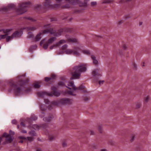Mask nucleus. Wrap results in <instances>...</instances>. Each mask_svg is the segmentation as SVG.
<instances>
[{"mask_svg": "<svg viewBox=\"0 0 151 151\" xmlns=\"http://www.w3.org/2000/svg\"><path fill=\"white\" fill-rule=\"evenodd\" d=\"M87 65L83 63H81L78 65L73 67L70 70L71 77V80L79 79L81 76L82 73L84 72L87 70Z\"/></svg>", "mask_w": 151, "mask_h": 151, "instance_id": "nucleus-1", "label": "nucleus"}, {"mask_svg": "<svg viewBox=\"0 0 151 151\" xmlns=\"http://www.w3.org/2000/svg\"><path fill=\"white\" fill-rule=\"evenodd\" d=\"M52 91L51 92H39L38 93V95L43 97L45 95L49 96H58L60 95L59 92L57 91L56 88L55 87H52L51 88Z\"/></svg>", "mask_w": 151, "mask_h": 151, "instance_id": "nucleus-2", "label": "nucleus"}, {"mask_svg": "<svg viewBox=\"0 0 151 151\" xmlns=\"http://www.w3.org/2000/svg\"><path fill=\"white\" fill-rule=\"evenodd\" d=\"M10 88L9 90V92L12 90L14 91L15 94L16 95L18 96L20 95L22 92V89L21 88L17 87L14 82L12 81L9 82Z\"/></svg>", "mask_w": 151, "mask_h": 151, "instance_id": "nucleus-3", "label": "nucleus"}, {"mask_svg": "<svg viewBox=\"0 0 151 151\" xmlns=\"http://www.w3.org/2000/svg\"><path fill=\"white\" fill-rule=\"evenodd\" d=\"M57 38L55 37H52L50 38L47 41H45V39L42 40L40 43V45H42L43 44V47L45 49H46L48 48L49 45L55 41L56 40Z\"/></svg>", "mask_w": 151, "mask_h": 151, "instance_id": "nucleus-4", "label": "nucleus"}, {"mask_svg": "<svg viewBox=\"0 0 151 151\" xmlns=\"http://www.w3.org/2000/svg\"><path fill=\"white\" fill-rule=\"evenodd\" d=\"M28 5L27 3L20 4L18 9L17 10L18 14H21L27 11Z\"/></svg>", "mask_w": 151, "mask_h": 151, "instance_id": "nucleus-5", "label": "nucleus"}, {"mask_svg": "<svg viewBox=\"0 0 151 151\" xmlns=\"http://www.w3.org/2000/svg\"><path fill=\"white\" fill-rule=\"evenodd\" d=\"M93 79V82H96L98 80L99 77L102 76L101 71L98 69H96L93 70L92 73Z\"/></svg>", "mask_w": 151, "mask_h": 151, "instance_id": "nucleus-6", "label": "nucleus"}, {"mask_svg": "<svg viewBox=\"0 0 151 151\" xmlns=\"http://www.w3.org/2000/svg\"><path fill=\"white\" fill-rule=\"evenodd\" d=\"M80 50V48L78 47H75L73 50L70 49H66L65 51V54L68 55H71L73 54L74 55L78 56L80 55V54L78 52Z\"/></svg>", "mask_w": 151, "mask_h": 151, "instance_id": "nucleus-7", "label": "nucleus"}, {"mask_svg": "<svg viewBox=\"0 0 151 151\" xmlns=\"http://www.w3.org/2000/svg\"><path fill=\"white\" fill-rule=\"evenodd\" d=\"M25 76V74H24L22 75L19 76L17 78V80L18 81V83L21 87L22 86L27 83L29 81V79L28 78H26L24 81L23 80V79L24 78Z\"/></svg>", "mask_w": 151, "mask_h": 151, "instance_id": "nucleus-8", "label": "nucleus"}, {"mask_svg": "<svg viewBox=\"0 0 151 151\" xmlns=\"http://www.w3.org/2000/svg\"><path fill=\"white\" fill-rule=\"evenodd\" d=\"M46 8H56L59 7L60 5L57 4L52 5L51 4V0H45L44 4Z\"/></svg>", "mask_w": 151, "mask_h": 151, "instance_id": "nucleus-9", "label": "nucleus"}, {"mask_svg": "<svg viewBox=\"0 0 151 151\" xmlns=\"http://www.w3.org/2000/svg\"><path fill=\"white\" fill-rule=\"evenodd\" d=\"M49 26V24L44 25V28H47V29L44 30L42 32V33L44 34L50 33L51 34L53 35L55 33V30H53L52 28H48V27Z\"/></svg>", "mask_w": 151, "mask_h": 151, "instance_id": "nucleus-10", "label": "nucleus"}, {"mask_svg": "<svg viewBox=\"0 0 151 151\" xmlns=\"http://www.w3.org/2000/svg\"><path fill=\"white\" fill-rule=\"evenodd\" d=\"M68 86H71L72 87V89L74 90H82L84 89L85 87L81 85L78 87L76 88L74 85V83L72 82H70L68 84Z\"/></svg>", "mask_w": 151, "mask_h": 151, "instance_id": "nucleus-11", "label": "nucleus"}, {"mask_svg": "<svg viewBox=\"0 0 151 151\" xmlns=\"http://www.w3.org/2000/svg\"><path fill=\"white\" fill-rule=\"evenodd\" d=\"M12 30V29H7L3 30V33L5 34V35H0V40L1 39L5 38L7 35L10 34V32Z\"/></svg>", "mask_w": 151, "mask_h": 151, "instance_id": "nucleus-12", "label": "nucleus"}, {"mask_svg": "<svg viewBox=\"0 0 151 151\" xmlns=\"http://www.w3.org/2000/svg\"><path fill=\"white\" fill-rule=\"evenodd\" d=\"M22 35V32L16 31L12 35V38L19 37L21 36Z\"/></svg>", "mask_w": 151, "mask_h": 151, "instance_id": "nucleus-13", "label": "nucleus"}, {"mask_svg": "<svg viewBox=\"0 0 151 151\" xmlns=\"http://www.w3.org/2000/svg\"><path fill=\"white\" fill-rule=\"evenodd\" d=\"M46 127V126L44 124H42L40 127L36 124L33 125V128L35 130H38L40 128H42L43 129Z\"/></svg>", "mask_w": 151, "mask_h": 151, "instance_id": "nucleus-14", "label": "nucleus"}, {"mask_svg": "<svg viewBox=\"0 0 151 151\" xmlns=\"http://www.w3.org/2000/svg\"><path fill=\"white\" fill-rule=\"evenodd\" d=\"M63 32V29H60L58 30V32H55V33L53 34L56 37H59L60 36L62 33Z\"/></svg>", "mask_w": 151, "mask_h": 151, "instance_id": "nucleus-15", "label": "nucleus"}, {"mask_svg": "<svg viewBox=\"0 0 151 151\" xmlns=\"http://www.w3.org/2000/svg\"><path fill=\"white\" fill-rule=\"evenodd\" d=\"M65 1L73 5H75L76 4H78L80 2L78 0H65Z\"/></svg>", "mask_w": 151, "mask_h": 151, "instance_id": "nucleus-16", "label": "nucleus"}, {"mask_svg": "<svg viewBox=\"0 0 151 151\" xmlns=\"http://www.w3.org/2000/svg\"><path fill=\"white\" fill-rule=\"evenodd\" d=\"M38 28V27L30 26L27 27L25 29L27 31H33L37 29Z\"/></svg>", "mask_w": 151, "mask_h": 151, "instance_id": "nucleus-17", "label": "nucleus"}, {"mask_svg": "<svg viewBox=\"0 0 151 151\" xmlns=\"http://www.w3.org/2000/svg\"><path fill=\"white\" fill-rule=\"evenodd\" d=\"M42 35V33L41 32L39 33H38L36 36V37L35 39V41H37L40 40L41 38V35Z\"/></svg>", "mask_w": 151, "mask_h": 151, "instance_id": "nucleus-18", "label": "nucleus"}, {"mask_svg": "<svg viewBox=\"0 0 151 151\" xmlns=\"http://www.w3.org/2000/svg\"><path fill=\"white\" fill-rule=\"evenodd\" d=\"M92 59L93 60V63L94 65H96L98 63V61L96 59V57L94 55H91V56Z\"/></svg>", "mask_w": 151, "mask_h": 151, "instance_id": "nucleus-19", "label": "nucleus"}, {"mask_svg": "<svg viewBox=\"0 0 151 151\" xmlns=\"http://www.w3.org/2000/svg\"><path fill=\"white\" fill-rule=\"evenodd\" d=\"M65 103L69 104L72 103V100L69 99H63Z\"/></svg>", "mask_w": 151, "mask_h": 151, "instance_id": "nucleus-20", "label": "nucleus"}, {"mask_svg": "<svg viewBox=\"0 0 151 151\" xmlns=\"http://www.w3.org/2000/svg\"><path fill=\"white\" fill-rule=\"evenodd\" d=\"M68 41L69 42H76L77 41V40L75 38H70L68 40Z\"/></svg>", "mask_w": 151, "mask_h": 151, "instance_id": "nucleus-21", "label": "nucleus"}, {"mask_svg": "<svg viewBox=\"0 0 151 151\" xmlns=\"http://www.w3.org/2000/svg\"><path fill=\"white\" fill-rule=\"evenodd\" d=\"M52 119V117L50 116H49L48 118L45 117L43 119V120L46 122H48L51 121Z\"/></svg>", "mask_w": 151, "mask_h": 151, "instance_id": "nucleus-22", "label": "nucleus"}, {"mask_svg": "<svg viewBox=\"0 0 151 151\" xmlns=\"http://www.w3.org/2000/svg\"><path fill=\"white\" fill-rule=\"evenodd\" d=\"M37 48V46L36 45H34L31 46L29 50L31 52H32L33 50H35Z\"/></svg>", "mask_w": 151, "mask_h": 151, "instance_id": "nucleus-23", "label": "nucleus"}, {"mask_svg": "<svg viewBox=\"0 0 151 151\" xmlns=\"http://www.w3.org/2000/svg\"><path fill=\"white\" fill-rule=\"evenodd\" d=\"M135 137V134H132L129 138V140L130 142H133L134 140Z\"/></svg>", "mask_w": 151, "mask_h": 151, "instance_id": "nucleus-24", "label": "nucleus"}, {"mask_svg": "<svg viewBox=\"0 0 151 151\" xmlns=\"http://www.w3.org/2000/svg\"><path fill=\"white\" fill-rule=\"evenodd\" d=\"M34 35L33 33L31 32H28L27 34V37L28 38H32L33 37Z\"/></svg>", "mask_w": 151, "mask_h": 151, "instance_id": "nucleus-25", "label": "nucleus"}, {"mask_svg": "<svg viewBox=\"0 0 151 151\" xmlns=\"http://www.w3.org/2000/svg\"><path fill=\"white\" fill-rule=\"evenodd\" d=\"M66 42V41L63 40H60L58 42L56 43L57 45L58 46L60 45L61 44Z\"/></svg>", "mask_w": 151, "mask_h": 151, "instance_id": "nucleus-26", "label": "nucleus"}, {"mask_svg": "<svg viewBox=\"0 0 151 151\" xmlns=\"http://www.w3.org/2000/svg\"><path fill=\"white\" fill-rule=\"evenodd\" d=\"M8 137V138H6V141L7 142H11L13 140L12 138V137H10V136Z\"/></svg>", "mask_w": 151, "mask_h": 151, "instance_id": "nucleus-27", "label": "nucleus"}, {"mask_svg": "<svg viewBox=\"0 0 151 151\" xmlns=\"http://www.w3.org/2000/svg\"><path fill=\"white\" fill-rule=\"evenodd\" d=\"M40 108L42 110H45L46 109V108L45 104H41L40 106Z\"/></svg>", "mask_w": 151, "mask_h": 151, "instance_id": "nucleus-28", "label": "nucleus"}, {"mask_svg": "<svg viewBox=\"0 0 151 151\" xmlns=\"http://www.w3.org/2000/svg\"><path fill=\"white\" fill-rule=\"evenodd\" d=\"M6 37V42H9L10 40H11L13 39V38H12V35H11V36L7 35Z\"/></svg>", "mask_w": 151, "mask_h": 151, "instance_id": "nucleus-29", "label": "nucleus"}, {"mask_svg": "<svg viewBox=\"0 0 151 151\" xmlns=\"http://www.w3.org/2000/svg\"><path fill=\"white\" fill-rule=\"evenodd\" d=\"M58 105V104H50L48 106V108L49 109H53L54 108L55 106Z\"/></svg>", "mask_w": 151, "mask_h": 151, "instance_id": "nucleus-30", "label": "nucleus"}, {"mask_svg": "<svg viewBox=\"0 0 151 151\" xmlns=\"http://www.w3.org/2000/svg\"><path fill=\"white\" fill-rule=\"evenodd\" d=\"M112 1L111 0H104L102 2V4H109L111 3Z\"/></svg>", "mask_w": 151, "mask_h": 151, "instance_id": "nucleus-31", "label": "nucleus"}, {"mask_svg": "<svg viewBox=\"0 0 151 151\" xmlns=\"http://www.w3.org/2000/svg\"><path fill=\"white\" fill-rule=\"evenodd\" d=\"M55 137L54 136H50L49 137V139L50 141L54 140L55 139Z\"/></svg>", "mask_w": 151, "mask_h": 151, "instance_id": "nucleus-32", "label": "nucleus"}, {"mask_svg": "<svg viewBox=\"0 0 151 151\" xmlns=\"http://www.w3.org/2000/svg\"><path fill=\"white\" fill-rule=\"evenodd\" d=\"M150 97L149 96H147L145 98L144 101L145 103H147L150 100Z\"/></svg>", "mask_w": 151, "mask_h": 151, "instance_id": "nucleus-33", "label": "nucleus"}, {"mask_svg": "<svg viewBox=\"0 0 151 151\" xmlns=\"http://www.w3.org/2000/svg\"><path fill=\"white\" fill-rule=\"evenodd\" d=\"M29 134L32 136H34L35 135V132L33 131H32L29 132Z\"/></svg>", "mask_w": 151, "mask_h": 151, "instance_id": "nucleus-34", "label": "nucleus"}, {"mask_svg": "<svg viewBox=\"0 0 151 151\" xmlns=\"http://www.w3.org/2000/svg\"><path fill=\"white\" fill-rule=\"evenodd\" d=\"M68 47V45H67L65 44L64 45H63L61 48L62 50H66V49Z\"/></svg>", "mask_w": 151, "mask_h": 151, "instance_id": "nucleus-35", "label": "nucleus"}, {"mask_svg": "<svg viewBox=\"0 0 151 151\" xmlns=\"http://www.w3.org/2000/svg\"><path fill=\"white\" fill-rule=\"evenodd\" d=\"M58 84L59 86H63L64 85V83L63 82L60 81L58 83Z\"/></svg>", "mask_w": 151, "mask_h": 151, "instance_id": "nucleus-36", "label": "nucleus"}, {"mask_svg": "<svg viewBox=\"0 0 151 151\" xmlns=\"http://www.w3.org/2000/svg\"><path fill=\"white\" fill-rule=\"evenodd\" d=\"M98 129L99 131L100 132H102V127L100 126H99L98 127Z\"/></svg>", "mask_w": 151, "mask_h": 151, "instance_id": "nucleus-37", "label": "nucleus"}, {"mask_svg": "<svg viewBox=\"0 0 151 151\" xmlns=\"http://www.w3.org/2000/svg\"><path fill=\"white\" fill-rule=\"evenodd\" d=\"M9 136L10 135L9 134H8L6 133H4L3 135V137H5L6 138H8V137H9Z\"/></svg>", "mask_w": 151, "mask_h": 151, "instance_id": "nucleus-38", "label": "nucleus"}, {"mask_svg": "<svg viewBox=\"0 0 151 151\" xmlns=\"http://www.w3.org/2000/svg\"><path fill=\"white\" fill-rule=\"evenodd\" d=\"M51 80V78L50 77H46L45 78V81L48 82L50 80Z\"/></svg>", "mask_w": 151, "mask_h": 151, "instance_id": "nucleus-39", "label": "nucleus"}, {"mask_svg": "<svg viewBox=\"0 0 151 151\" xmlns=\"http://www.w3.org/2000/svg\"><path fill=\"white\" fill-rule=\"evenodd\" d=\"M40 86V85L38 84H35L34 85V87L35 88H39Z\"/></svg>", "mask_w": 151, "mask_h": 151, "instance_id": "nucleus-40", "label": "nucleus"}, {"mask_svg": "<svg viewBox=\"0 0 151 151\" xmlns=\"http://www.w3.org/2000/svg\"><path fill=\"white\" fill-rule=\"evenodd\" d=\"M58 46V45H57V44L56 43V44L52 45L51 46H50V50H52V49H53L54 48V47H57Z\"/></svg>", "mask_w": 151, "mask_h": 151, "instance_id": "nucleus-41", "label": "nucleus"}, {"mask_svg": "<svg viewBox=\"0 0 151 151\" xmlns=\"http://www.w3.org/2000/svg\"><path fill=\"white\" fill-rule=\"evenodd\" d=\"M51 79H55L56 77V76L54 74H52L51 75Z\"/></svg>", "mask_w": 151, "mask_h": 151, "instance_id": "nucleus-42", "label": "nucleus"}, {"mask_svg": "<svg viewBox=\"0 0 151 151\" xmlns=\"http://www.w3.org/2000/svg\"><path fill=\"white\" fill-rule=\"evenodd\" d=\"M97 4V3L96 1L92 2L91 3V6H94L96 5Z\"/></svg>", "mask_w": 151, "mask_h": 151, "instance_id": "nucleus-43", "label": "nucleus"}, {"mask_svg": "<svg viewBox=\"0 0 151 151\" xmlns=\"http://www.w3.org/2000/svg\"><path fill=\"white\" fill-rule=\"evenodd\" d=\"M27 138L28 141L30 142L32 141L33 140V138L31 137H27Z\"/></svg>", "mask_w": 151, "mask_h": 151, "instance_id": "nucleus-44", "label": "nucleus"}, {"mask_svg": "<svg viewBox=\"0 0 151 151\" xmlns=\"http://www.w3.org/2000/svg\"><path fill=\"white\" fill-rule=\"evenodd\" d=\"M27 19L29 20H30L32 22H35V19L30 17H28Z\"/></svg>", "mask_w": 151, "mask_h": 151, "instance_id": "nucleus-45", "label": "nucleus"}, {"mask_svg": "<svg viewBox=\"0 0 151 151\" xmlns=\"http://www.w3.org/2000/svg\"><path fill=\"white\" fill-rule=\"evenodd\" d=\"M67 92L68 94H69L70 95H73V96L75 95H74L73 94V92L71 91H68Z\"/></svg>", "mask_w": 151, "mask_h": 151, "instance_id": "nucleus-46", "label": "nucleus"}, {"mask_svg": "<svg viewBox=\"0 0 151 151\" xmlns=\"http://www.w3.org/2000/svg\"><path fill=\"white\" fill-rule=\"evenodd\" d=\"M62 146L63 147H65L67 146V144L65 142H64L62 143Z\"/></svg>", "mask_w": 151, "mask_h": 151, "instance_id": "nucleus-47", "label": "nucleus"}, {"mask_svg": "<svg viewBox=\"0 0 151 151\" xmlns=\"http://www.w3.org/2000/svg\"><path fill=\"white\" fill-rule=\"evenodd\" d=\"M44 102L46 104H48L50 102V101L48 99H45Z\"/></svg>", "mask_w": 151, "mask_h": 151, "instance_id": "nucleus-48", "label": "nucleus"}, {"mask_svg": "<svg viewBox=\"0 0 151 151\" xmlns=\"http://www.w3.org/2000/svg\"><path fill=\"white\" fill-rule=\"evenodd\" d=\"M37 119V117L36 116H35L34 117H32L31 118V120H35Z\"/></svg>", "mask_w": 151, "mask_h": 151, "instance_id": "nucleus-49", "label": "nucleus"}, {"mask_svg": "<svg viewBox=\"0 0 151 151\" xmlns=\"http://www.w3.org/2000/svg\"><path fill=\"white\" fill-rule=\"evenodd\" d=\"M83 52L84 53L88 54L89 53V52L88 50H84L83 51Z\"/></svg>", "mask_w": 151, "mask_h": 151, "instance_id": "nucleus-50", "label": "nucleus"}, {"mask_svg": "<svg viewBox=\"0 0 151 151\" xmlns=\"http://www.w3.org/2000/svg\"><path fill=\"white\" fill-rule=\"evenodd\" d=\"M140 107V104H136V106H135L136 109L139 108Z\"/></svg>", "mask_w": 151, "mask_h": 151, "instance_id": "nucleus-51", "label": "nucleus"}, {"mask_svg": "<svg viewBox=\"0 0 151 151\" xmlns=\"http://www.w3.org/2000/svg\"><path fill=\"white\" fill-rule=\"evenodd\" d=\"M12 123L13 124H16L17 123V121L15 120H13L12 121Z\"/></svg>", "mask_w": 151, "mask_h": 151, "instance_id": "nucleus-52", "label": "nucleus"}, {"mask_svg": "<svg viewBox=\"0 0 151 151\" xmlns=\"http://www.w3.org/2000/svg\"><path fill=\"white\" fill-rule=\"evenodd\" d=\"M9 134L11 135H14V132L12 131L11 130H10L9 131Z\"/></svg>", "mask_w": 151, "mask_h": 151, "instance_id": "nucleus-53", "label": "nucleus"}, {"mask_svg": "<svg viewBox=\"0 0 151 151\" xmlns=\"http://www.w3.org/2000/svg\"><path fill=\"white\" fill-rule=\"evenodd\" d=\"M44 112H42L41 113V114L40 115V116L41 117H43L44 116Z\"/></svg>", "mask_w": 151, "mask_h": 151, "instance_id": "nucleus-54", "label": "nucleus"}, {"mask_svg": "<svg viewBox=\"0 0 151 151\" xmlns=\"http://www.w3.org/2000/svg\"><path fill=\"white\" fill-rule=\"evenodd\" d=\"M90 134L92 135H94V132L92 130H91L90 131Z\"/></svg>", "mask_w": 151, "mask_h": 151, "instance_id": "nucleus-55", "label": "nucleus"}, {"mask_svg": "<svg viewBox=\"0 0 151 151\" xmlns=\"http://www.w3.org/2000/svg\"><path fill=\"white\" fill-rule=\"evenodd\" d=\"M64 53L63 52L61 51L60 52H59L57 53L58 54H63Z\"/></svg>", "mask_w": 151, "mask_h": 151, "instance_id": "nucleus-56", "label": "nucleus"}, {"mask_svg": "<svg viewBox=\"0 0 151 151\" xmlns=\"http://www.w3.org/2000/svg\"><path fill=\"white\" fill-rule=\"evenodd\" d=\"M104 82V81H99V83L100 85L101 84V83L102 84Z\"/></svg>", "mask_w": 151, "mask_h": 151, "instance_id": "nucleus-57", "label": "nucleus"}, {"mask_svg": "<svg viewBox=\"0 0 151 151\" xmlns=\"http://www.w3.org/2000/svg\"><path fill=\"white\" fill-rule=\"evenodd\" d=\"M21 132L23 133H27V131L25 130H22L21 131Z\"/></svg>", "mask_w": 151, "mask_h": 151, "instance_id": "nucleus-58", "label": "nucleus"}, {"mask_svg": "<svg viewBox=\"0 0 151 151\" xmlns=\"http://www.w3.org/2000/svg\"><path fill=\"white\" fill-rule=\"evenodd\" d=\"M100 151H107V150L105 149H102L100 150Z\"/></svg>", "mask_w": 151, "mask_h": 151, "instance_id": "nucleus-59", "label": "nucleus"}, {"mask_svg": "<svg viewBox=\"0 0 151 151\" xmlns=\"http://www.w3.org/2000/svg\"><path fill=\"white\" fill-rule=\"evenodd\" d=\"M84 100L85 101H87L88 100V98L87 97L85 98Z\"/></svg>", "mask_w": 151, "mask_h": 151, "instance_id": "nucleus-60", "label": "nucleus"}, {"mask_svg": "<svg viewBox=\"0 0 151 151\" xmlns=\"http://www.w3.org/2000/svg\"><path fill=\"white\" fill-rule=\"evenodd\" d=\"M20 124L22 126H25V125L24 124V123L23 122H21L20 123Z\"/></svg>", "mask_w": 151, "mask_h": 151, "instance_id": "nucleus-61", "label": "nucleus"}, {"mask_svg": "<svg viewBox=\"0 0 151 151\" xmlns=\"http://www.w3.org/2000/svg\"><path fill=\"white\" fill-rule=\"evenodd\" d=\"M86 5H87V3H86L85 2H84L83 3V6H86Z\"/></svg>", "mask_w": 151, "mask_h": 151, "instance_id": "nucleus-62", "label": "nucleus"}, {"mask_svg": "<svg viewBox=\"0 0 151 151\" xmlns=\"http://www.w3.org/2000/svg\"><path fill=\"white\" fill-rule=\"evenodd\" d=\"M123 22L122 20H121L119 22V24H121Z\"/></svg>", "mask_w": 151, "mask_h": 151, "instance_id": "nucleus-63", "label": "nucleus"}, {"mask_svg": "<svg viewBox=\"0 0 151 151\" xmlns=\"http://www.w3.org/2000/svg\"><path fill=\"white\" fill-rule=\"evenodd\" d=\"M36 151H41V150L39 148L37 149Z\"/></svg>", "mask_w": 151, "mask_h": 151, "instance_id": "nucleus-64", "label": "nucleus"}]
</instances>
